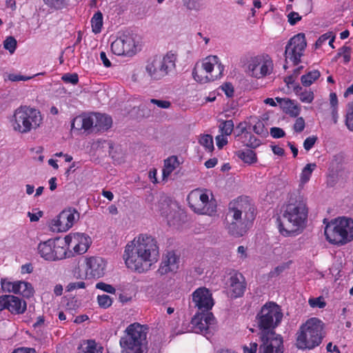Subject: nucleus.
Segmentation results:
<instances>
[{"label": "nucleus", "mask_w": 353, "mask_h": 353, "mask_svg": "<svg viewBox=\"0 0 353 353\" xmlns=\"http://www.w3.org/2000/svg\"><path fill=\"white\" fill-rule=\"evenodd\" d=\"M283 313L279 305L274 302L266 303L256 316L259 337L262 342L261 353H283V341L275 328L281 323Z\"/></svg>", "instance_id": "nucleus-1"}, {"label": "nucleus", "mask_w": 353, "mask_h": 353, "mask_svg": "<svg viewBox=\"0 0 353 353\" xmlns=\"http://www.w3.org/2000/svg\"><path fill=\"white\" fill-rule=\"evenodd\" d=\"M159 256L156 239L147 234H140L125 246L123 259L128 268L143 273L151 268Z\"/></svg>", "instance_id": "nucleus-2"}, {"label": "nucleus", "mask_w": 353, "mask_h": 353, "mask_svg": "<svg viewBox=\"0 0 353 353\" xmlns=\"http://www.w3.org/2000/svg\"><path fill=\"white\" fill-rule=\"evenodd\" d=\"M308 216L306 200L300 194L291 195L276 219L279 232L284 237L296 236L305 228Z\"/></svg>", "instance_id": "nucleus-3"}, {"label": "nucleus", "mask_w": 353, "mask_h": 353, "mask_svg": "<svg viewBox=\"0 0 353 353\" xmlns=\"http://www.w3.org/2000/svg\"><path fill=\"white\" fill-rule=\"evenodd\" d=\"M255 208L248 196H239L228 205L225 219L228 233L235 237L243 236L255 219Z\"/></svg>", "instance_id": "nucleus-4"}, {"label": "nucleus", "mask_w": 353, "mask_h": 353, "mask_svg": "<svg viewBox=\"0 0 353 353\" xmlns=\"http://www.w3.org/2000/svg\"><path fill=\"white\" fill-rule=\"evenodd\" d=\"M10 121L15 132L28 134L41 128L43 117L40 110L35 108L20 105L14 111Z\"/></svg>", "instance_id": "nucleus-5"}, {"label": "nucleus", "mask_w": 353, "mask_h": 353, "mask_svg": "<svg viewBox=\"0 0 353 353\" xmlns=\"http://www.w3.org/2000/svg\"><path fill=\"white\" fill-rule=\"evenodd\" d=\"M324 336L323 322L312 317L300 326L296 333V345L300 350H312L321 343Z\"/></svg>", "instance_id": "nucleus-6"}, {"label": "nucleus", "mask_w": 353, "mask_h": 353, "mask_svg": "<svg viewBox=\"0 0 353 353\" xmlns=\"http://www.w3.org/2000/svg\"><path fill=\"white\" fill-rule=\"evenodd\" d=\"M324 234L331 244L345 245L353 241V219L345 216L336 218L326 224Z\"/></svg>", "instance_id": "nucleus-7"}, {"label": "nucleus", "mask_w": 353, "mask_h": 353, "mask_svg": "<svg viewBox=\"0 0 353 353\" xmlns=\"http://www.w3.org/2000/svg\"><path fill=\"white\" fill-rule=\"evenodd\" d=\"M176 60L177 54L172 51L162 57L155 56L147 61L145 72L151 80H161L175 72Z\"/></svg>", "instance_id": "nucleus-8"}, {"label": "nucleus", "mask_w": 353, "mask_h": 353, "mask_svg": "<svg viewBox=\"0 0 353 353\" xmlns=\"http://www.w3.org/2000/svg\"><path fill=\"white\" fill-rule=\"evenodd\" d=\"M126 334L120 339L121 347L126 353H143L147 332L139 323H132L126 329Z\"/></svg>", "instance_id": "nucleus-9"}, {"label": "nucleus", "mask_w": 353, "mask_h": 353, "mask_svg": "<svg viewBox=\"0 0 353 353\" xmlns=\"http://www.w3.org/2000/svg\"><path fill=\"white\" fill-rule=\"evenodd\" d=\"M223 70L224 67L219 63V58L216 56H210L203 60L200 69L194 68L192 75L195 81L204 83L221 78Z\"/></svg>", "instance_id": "nucleus-10"}, {"label": "nucleus", "mask_w": 353, "mask_h": 353, "mask_svg": "<svg viewBox=\"0 0 353 353\" xmlns=\"http://www.w3.org/2000/svg\"><path fill=\"white\" fill-rule=\"evenodd\" d=\"M190 208L196 214L212 216L216 212V201L209 199L206 190L194 189L187 198Z\"/></svg>", "instance_id": "nucleus-11"}, {"label": "nucleus", "mask_w": 353, "mask_h": 353, "mask_svg": "<svg viewBox=\"0 0 353 353\" xmlns=\"http://www.w3.org/2000/svg\"><path fill=\"white\" fill-rule=\"evenodd\" d=\"M307 43L305 34L299 33L292 37L285 46V64L284 69L288 68V64L291 63L293 65H296L301 62V58L306 48Z\"/></svg>", "instance_id": "nucleus-12"}, {"label": "nucleus", "mask_w": 353, "mask_h": 353, "mask_svg": "<svg viewBox=\"0 0 353 353\" xmlns=\"http://www.w3.org/2000/svg\"><path fill=\"white\" fill-rule=\"evenodd\" d=\"M79 219V214L74 208H69L61 211L50 222V228L53 232H62L72 227Z\"/></svg>", "instance_id": "nucleus-13"}, {"label": "nucleus", "mask_w": 353, "mask_h": 353, "mask_svg": "<svg viewBox=\"0 0 353 353\" xmlns=\"http://www.w3.org/2000/svg\"><path fill=\"white\" fill-rule=\"evenodd\" d=\"M112 52L118 56H132L136 52L134 38L130 34H122L111 44Z\"/></svg>", "instance_id": "nucleus-14"}, {"label": "nucleus", "mask_w": 353, "mask_h": 353, "mask_svg": "<svg viewBox=\"0 0 353 353\" xmlns=\"http://www.w3.org/2000/svg\"><path fill=\"white\" fill-rule=\"evenodd\" d=\"M68 248H72L75 254H84L89 248L91 240L89 236L83 233H70L64 238Z\"/></svg>", "instance_id": "nucleus-15"}, {"label": "nucleus", "mask_w": 353, "mask_h": 353, "mask_svg": "<svg viewBox=\"0 0 353 353\" xmlns=\"http://www.w3.org/2000/svg\"><path fill=\"white\" fill-rule=\"evenodd\" d=\"M192 302L199 312H210V310L214 305V300L212 293L208 288L205 287L197 288L192 293Z\"/></svg>", "instance_id": "nucleus-16"}, {"label": "nucleus", "mask_w": 353, "mask_h": 353, "mask_svg": "<svg viewBox=\"0 0 353 353\" xmlns=\"http://www.w3.org/2000/svg\"><path fill=\"white\" fill-rule=\"evenodd\" d=\"M179 255L173 250L168 251L163 256L160 265L156 271V275L162 276L170 272H176L179 269Z\"/></svg>", "instance_id": "nucleus-17"}, {"label": "nucleus", "mask_w": 353, "mask_h": 353, "mask_svg": "<svg viewBox=\"0 0 353 353\" xmlns=\"http://www.w3.org/2000/svg\"><path fill=\"white\" fill-rule=\"evenodd\" d=\"M106 261L99 256H90L85 260V274L88 278L99 279L105 274Z\"/></svg>", "instance_id": "nucleus-18"}, {"label": "nucleus", "mask_w": 353, "mask_h": 353, "mask_svg": "<svg viewBox=\"0 0 353 353\" xmlns=\"http://www.w3.org/2000/svg\"><path fill=\"white\" fill-rule=\"evenodd\" d=\"M252 75L256 78H261L270 74L273 70V62L270 59H261L255 58L249 65Z\"/></svg>", "instance_id": "nucleus-19"}, {"label": "nucleus", "mask_w": 353, "mask_h": 353, "mask_svg": "<svg viewBox=\"0 0 353 353\" xmlns=\"http://www.w3.org/2000/svg\"><path fill=\"white\" fill-rule=\"evenodd\" d=\"M229 289L234 299L241 297L246 289V282L243 275L238 272L231 274L229 280Z\"/></svg>", "instance_id": "nucleus-20"}, {"label": "nucleus", "mask_w": 353, "mask_h": 353, "mask_svg": "<svg viewBox=\"0 0 353 353\" xmlns=\"http://www.w3.org/2000/svg\"><path fill=\"white\" fill-rule=\"evenodd\" d=\"M214 318L212 312H198L192 317L191 323L194 327L202 334H206Z\"/></svg>", "instance_id": "nucleus-21"}, {"label": "nucleus", "mask_w": 353, "mask_h": 353, "mask_svg": "<svg viewBox=\"0 0 353 353\" xmlns=\"http://www.w3.org/2000/svg\"><path fill=\"white\" fill-rule=\"evenodd\" d=\"M26 309L27 303L26 301L14 295L8 294L6 310L12 314H22L26 311Z\"/></svg>", "instance_id": "nucleus-22"}, {"label": "nucleus", "mask_w": 353, "mask_h": 353, "mask_svg": "<svg viewBox=\"0 0 353 353\" xmlns=\"http://www.w3.org/2000/svg\"><path fill=\"white\" fill-rule=\"evenodd\" d=\"M54 239H48L41 242L37 246L38 253L40 256L47 261H54Z\"/></svg>", "instance_id": "nucleus-23"}, {"label": "nucleus", "mask_w": 353, "mask_h": 353, "mask_svg": "<svg viewBox=\"0 0 353 353\" xmlns=\"http://www.w3.org/2000/svg\"><path fill=\"white\" fill-rule=\"evenodd\" d=\"M78 353H103V347L94 340L83 341L78 347Z\"/></svg>", "instance_id": "nucleus-24"}, {"label": "nucleus", "mask_w": 353, "mask_h": 353, "mask_svg": "<svg viewBox=\"0 0 353 353\" xmlns=\"http://www.w3.org/2000/svg\"><path fill=\"white\" fill-rule=\"evenodd\" d=\"M94 128L97 130H107L112 123V118L105 114L94 113Z\"/></svg>", "instance_id": "nucleus-25"}, {"label": "nucleus", "mask_w": 353, "mask_h": 353, "mask_svg": "<svg viewBox=\"0 0 353 353\" xmlns=\"http://www.w3.org/2000/svg\"><path fill=\"white\" fill-rule=\"evenodd\" d=\"M293 90L303 103H311L314 99V92L311 89H303L299 84L293 86Z\"/></svg>", "instance_id": "nucleus-26"}, {"label": "nucleus", "mask_w": 353, "mask_h": 353, "mask_svg": "<svg viewBox=\"0 0 353 353\" xmlns=\"http://www.w3.org/2000/svg\"><path fill=\"white\" fill-rule=\"evenodd\" d=\"M179 162L176 156H171L164 160V165L162 170L163 181H166L171 173L179 166Z\"/></svg>", "instance_id": "nucleus-27"}, {"label": "nucleus", "mask_w": 353, "mask_h": 353, "mask_svg": "<svg viewBox=\"0 0 353 353\" xmlns=\"http://www.w3.org/2000/svg\"><path fill=\"white\" fill-rule=\"evenodd\" d=\"M70 248H68L67 245L65 244V241L59 242V240L54 239V261L61 260L67 257V250Z\"/></svg>", "instance_id": "nucleus-28"}, {"label": "nucleus", "mask_w": 353, "mask_h": 353, "mask_svg": "<svg viewBox=\"0 0 353 353\" xmlns=\"http://www.w3.org/2000/svg\"><path fill=\"white\" fill-rule=\"evenodd\" d=\"M321 77V73L317 70H313L307 72L301 77V82L305 87L310 86Z\"/></svg>", "instance_id": "nucleus-29"}, {"label": "nucleus", "mask_w": 353, "mask_h": 353, "mask_svg": "<svg viewBox=\"0 0 353 353\" xmlns=\"http://www.w3.org/2000/svg\"><path fill=\"white\" fill-rule=\"evenodd\" d=\"M237 157L241 159L244 163L248 164H252L256 162L257 157L256 153L250 149L245 150H239L236 152Z\"/></svg>", "instance_id": "nucleus-30"}, {"label": "nucleus", "mask_w": 353, "mask_h": 353, "mask_svg": "<svg viewBox=\"0 0 353 353\" xmlns=\"http://www.w3.org/2000/svg\"><path fill=\"white\" fill-rule=\"evenodd\" d=\"M19 281H12L10 279L2 278L0 281L1 289L3 292L17 294V292H19Z\"/></svg>", "instance_id": "nucleus-31"}, {"label": "nucleus", "mask_w": 353, "mask_h": 353, "mask_svg": "<svg viewBox=\"0 0 353 353\" xmlns=\"http://www.w3.org/2000/svg\"><path fill=\"white\" fill-rule=\"evenodd\" d=\"M103 17L101 11H98L94 14L91 19V26L92 31L94 34H99L101 32L103 24Z\"/></svg>", "instance_id": "nucleus-32"}, {"label": "nucleus", "mask_w": 353, "mask_h": 353, "mask_svg": "<svg viewBox=\"0 0 353 353\" xmlns=\"http://www.w3.org/2000/svg\"><path fill=\"white\" fill-rule=\"evenodd\" d=\"M19 292L17 294L22 295L23 297L30 298L33 296L34 290L31 283L26 281H19Z\"/></svg>", "instance_id": "nucleus-33"}, {"label": "nucleus", "mask_w": 353, "mask_h": 353, "mask_svg": "<svg viewBox=\"0 0 353 353\" xmlns=\"http://www.w3.org/2000/svg\"><path fill=\"white\" fill-rule=\"evenodd\" d=\"M159 208L161 214L168 219V223L169 225H170L171 220L169 219V217L172 216L173 210H172L171 204L170 202L167 200L160 201L159 203Z\"/></svg>", "instance_id": "nucleus-34"}, {"label": "nucleus", "mask_w": 353, "mask_h": 353, "mask_svg": "<svg viewBox=\"0 0 353 353\" xmlns=\"http://www.w3.org/2000/svg\"><path fill=\"white\" fill-rule=\"evenodd\" d=\"M316 168V163H307L302 170L300 181L301 183L305 184L307 183L311 177L312 172Z\"/></svg>", "instance_id": "nucleus-35"}, {"label": "nucleus", "mask_w": 353, "mask_h": 353, "mask_svg": "<svg viewBox=\"0 0 353 353\" xmlns=\"http://www.w3.org/2000/svg\"><path fill=\"white\" fill-rule=\"evenodd\" d=\"M44 3L50 9L61 10L68 5L67 0H43Z\"/></svg>", "instance_id": "nucleus-36"}, {"label": "nucleus", "mask_w": 353, "mask_h": 353, "mask_svg": "<svg viewBox=\"0 0 353 353\" xmlns=\"http://www.w3.org/2000/svg\"><path fill=\"white\" fill-rule=\"evenodd\" d=\"M234 129V123L232 120H226L221 123L219 130L222 135H230Z\"/></svg>", "instance_id": "nucleus-37"}, {"label": "nucleus", "mask_w": 353, "mask_h": 353, "mask_svg": "<svg viewBox=\"0 0 353 353\" xmlns=\"http://www.w3.org/2000/svg\"><path fill=\"white\" fill-rule=\"evenodd\" d=\"M253 131L258 135L265 137L268 134V129L265 128L263 121L258 119L253 125Z\"/></svg>", "instance_id": "nucleus-38"}, {"label": "nucleus", "mask_w": 353, "mask_h": 353, "mask_svg": "<svg viewBox=\"0 0 353 353\" xmlns=\"http://www.w3.org/2000/svg\"><path fill=\"white\" fill-rule=\"evenodd\" d=\"M97 300L99 305L104 309L110 307L113 303L112 299L107 294L98 295Z\"/></svg>", "instance_id": "nucleus-39"}, {"label": "nucleus", "mask_w": 353, "mask_h": 353, "mask_svg": "<svg viewBox=\"0 0 353 353\" xmlns=\"http://www.w3.org/2000/svg\"><path fill=\"white\" fill-rule=\"evenodd\" d=\"M201 145L206 148L209 152L214 150L213 138L210 134H204L199 140Z\"/></svg>", "instance_id": "nucleus-40"}, {"label": "nucleus", "mask_w": 353, "mask_h": 353, "mask_svg": "<svg viewBox=\"0 0 353 353\" xmlns=\"http://www.w3.org/2000/svg\"><path fill=\"white\" fill-rule=\"evenodd\" d=\"M17 40L13 37H8L3 41V47L12 54L17 48Z\"/></svg>", "instance_id": "nucleus-41"}, {"label": "nucleus", "mask_w": 353, "mask_h": 353, "mask_svg": "<svg viewBox=\"0 0 353 353\" xmlns=\"http://www.w3.org/2000/svg\"><path fill=\"white\" fill-rule=\"evenodd\" d=\"M82 116V125L83 130H88L93 126L94 127V117L92 115L83 114Z\"/></svg>", "instance_id": "nucleus-42"}, {"label": "nucleus", "mask_w": 353, "mask_h": 353, "mask_svg": "<svg viewBox=\"0 0 353 353\" xmlns=\"http://www.w3.org/2000/svg\"><path fill=\"white\" fill-rule=\"evenodd\" d=\"M337 56H342L343 58L344 63H348L351 58V48L346 46H343L339 50Z\"/></svg>", "instance_id": "nucleus-43"}, {"label": "nucleus", "mask_w": 353, "mask_h": 353, "mask_svg": "<svg viewBox=\"0 0 353 353\" xmlns=\"http://www.w3.org/2000/svg\"><path fill=\"white\" fill-rule=\"evenodd\" d=\"M343 158L341 155H334L332 160L330 162L329 169L332 172H337L338 170L341 169L342 165Z\"/></svg>", "instance_id": "nucleus-44"}, {"label": "nucleus", "mask_w": 353, "mask_h": 353, "mask_svg": "<svg viewBox=\"0 0 353 353\" xmlns=\"http://www.w3.org/2000/svg\"><path fill=\"white\" fill-rule=\"evenodd\" d=\"M345 125L350 131H353V104H349L345 116Z\"/></svg>", "instance_id": "nucleus-45"}, {"label": "nucleus", "mask_w": 353, "mask_h": 353, "mask_svg": "<svg viewBox=\"0 0 353 353\" xmlns=\"http://www.w3.org/2000/svg\"><path fill=\"white\" fill-rule=\"evenodd\" d=\"M308 303L310 307L313 308H323L326 305V303L322 296L311 298L309 299Z\"/></svg>", "instance_id": "nucleus-46"}, {"label": "nucleus", "mask_w": 353, "mask_h": 353, "mask_svg": "<svg viewBox=\"0 0 353 353\" xmlns=\"http://www.w3.org/2000/svg\"><path fill=\"white\" fill-rule=\"evenodd\" d=\"M95 288L98 290H101L105 292L114 294L116 289L110 284L105 283L104 282H99L96 284Z\"/></svg>", "instance_id": "nucleus-47"}, {"label": "nucleus", "mask_w": 353, "mask_h": 353, "mask_svg": "<svg viewBox=\"0 0 353 353\" xmlns=\"http://www.w3.org/2000/svg\"><path fill=\"white\" fill-rule=\"evenodd\" d=\"M61 79L65 83L77 85L79 82V76L77 73H66L62 76Z\"/></svg>", "instance_id": "nucleus-48"}, {"label": "nucleus", "mask_w": 353, "mask_h": 353, "mask_svg": "<svg viewBox=\"0 0 353 353\" xmlns=\"http://www.w3.org/2000/svg\"><path fill=\"white\" fill-rule=\"evenodd\" d=\"M184 5L190 10H199L202 7V0H183Z\"/></svg>", "instance_id": "nucleus-49"}, {"label": "nucleus", "mask_w": 353, "mask_h": 353, "mask_svg": "<svg viewBox=\"0 0 353 353\" xmlns=\"http://www.w3.org/2000/svg\"><path fill=\"white\" fill-rule=\"evenodd\" d=\"M82 125V116L79 115L74 117L71 122V130H83Z\"/></svg>", "instance_id": "nucleus-50"}, {"label": "nucleus", "mask_w": 353, "mask_h": 353, "mask_svg": "<svg viewBox=\"0 0 353 353\" xmlns=\"http://www.w3.org/2000/svg\"><path fill=\"white\" fill-rule=\"evenodd\" d=\"M85 288V283L83 281L72 282L68 284L66 290L68 292H72L77 289H84Z\"/></svg>", "instance_id": "nucleus-51"}, {"label": "nucleus", "mask_w": 353, "mask_h": 353, "mask_svg": "<svg viewBox=\"0 0 353 353\" xmlns=\"http://www.w3.org/2000/svg\"><path fill=\"white\" fill-rule=\"evenodd\" d=\"M270 133V135L274 139H280V138L284 137L285 135V131L282 128H278V127L271 128Z\"/></svg>", "instance_id": "nucleus-52"}, {"label": "nucleus", "mask_w": 353, "mask_h": 353, "mask_svg": "<svg viewBox=\"0 0 353 353\" xmlns=\"http://www.w3.org/2000/svg\"><path fill=\"white\" fill-rule=\"evenodd\" d=\"M305 126V120L303 117H298L294 124V130L296 132H301L303 131Z\"/></svg>", "instance_id": "nucleus-53"}, {"label": "nucleus", "mask_w": 353, "mask_h": 353, "mask_svg": "<svg viewBox=\"0 0 353 353\" xmlns=\"http://www.w3.org/2000/svg\"><path fill=\"white\" fill-rule=\"evenodd\" d=\"M316 140L317 137L315 136L307 137L303 142V147L305 150L308 151L312 149L314 145Z\"/></svg>", "instance_id": "nucleus-54"}, {"label": "nucleus", "mask_w": 353, "mask_h": 353, "mask_svg": "<svg viewBox=\"0 0 353 353\" xmlns=\"http://www.w3.org/2000/svg\"><path fill=\"white\" fill-rule=\"evenodd\" d=\"M33 77L23 76L19 74H9L8 79L11 81H27L32 79Z\"/></svg>", "instance_id": "nucleus-55"}, {"label": "nucleus", "mask_w": 353, "mask_h": 353, "mask_svg": "<svg viewBox=\"0 0 353 353\" xmlns=\"http://www.w3.org/2000/svg\"><path fill=\"white\" fill-rule=\"evenodd\" d=\"M223 91L228 97H232L234 94V87L231 83H225L221 86Z\"/></svg>", "instance_id": "nucleus-56"}, {"label": "nucleus", "mask_w": 353, "mask_h": 353, "mask_svg": "<svg viewBox=\"0 0 353 353\" xmlns=\"http://www.w3.org/2000/svg\"><path fill=\"white\" fill-rule=\"evenodd\" d=\"M150 102L153 104L157 105L159 108H164V109L168 108L171 105L170 102L168 101L152 99H150Z\"/></svg>", "instance_id": "nucleus-57"}, {"label": "nucleus", "mask_w": 353, "mask_h": 353, "mask_svg": "<svg viewBox=\"0 0 353 353\" xmlns=\"http://www.w3.org/2000/svg\"><path fill=\"white\" fill-rule=\"evenodd\" d=\"M288 22L292 26L295 25L298 21H299L301 19V17L299 15L298 12H291L288 14Z\"/></svg>", "instance_id": "nucleus-58"}, {"label": "nucleus", "mask_w": 353, "mask_h": 353, "mask_svg": "<svg viewBox=\"0 0 353 353\" xmlns=\"http://www.w3.org/2000/svg\"><path fill=\"white\" fill-rule=\"evenodd\" d=\"M260 144H261V141L259 139L256 138V137H254L252 134L250 135V139L248 140V143H247V145L248 147H250L252 148H256V147L259 146Z\"/></svg>", "instance_id": "nucleus-59"}, {"label": "nucleus", "mask_w": 353, "mask_h": 353, "mask_svg": "<svg viewBox=\"0 0 353 353\" xmlns=\"http://www.w3.org/2000/svg\"><path fill=\"white\" fill-rule=\"evenodd\" d=\"M296 79V76L294 74H290L285 77L284 82L288 87L291 86L293 88V86H294L296 84H298L295 82Z\"/></svg>", "instance_id": "nucleus-60"}, {"label": "nucleus", "mask_w": 353, "mask_h": 353, "mask_svg": "<svg viewBox=\"0 0 353 353\" xmlns=\"http://www.w3.org/2000/svg\"><path fill=\"white\" fill-rule=\"evenodd\" d=\"M216 145L219 148H222L228 143V139L224 135L220 134L216 137Z\"/></svg>", "instance_id": "nucleus-61"}, {"label": "nucleus", "mask_w": 353, "mask_h": 353, "mask_svg": "<svg viewBox=\"0 0 353 353\" xmlns=\"http://www.w3.org/2000/svg\"><path fill=\"white\" fill-rule=\"evenodd\" d=\"M100 59L105 67L110 68L111 66V62L105 52L102 51L100 52Z\"/></svg>", "instance_id": "nucleus-62"}, {"label": "nucleus", "mask_w": 353, "mask_h": 353, "mask_svg": "<svg viewBox=\"0 0 353 353\" xmlns=\"http://www.w3.org/2000/svg\"><path fill=\"white\" fill-rule=\"evenodd\" d=\"M12 353H37V352L33 348L19 347L15 349Z\"/></svg>", "instance_id": "nucleus-63"}, {"label": "nucleus", "mask_w": 353, "mask_h": 353, "mask_svg": "<svg viewBox=\"0 0 353 353\" xmlns=\"http://www.w3.org/2000/svg\"><path fill=\"white\" fill-rule=\"evenodd\" d=\"M33 267L31 263H26L21 266V274H30L32 272Z\"/></svg>", "instance_id": "nucleus-64"}]
</instances>
